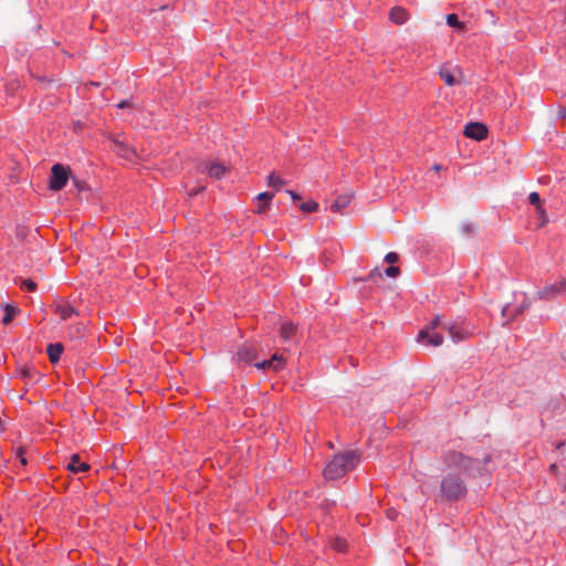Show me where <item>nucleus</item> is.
Instances as JSON below:
<instances>
[{"label":"nucleus","instance_id":"bb28decb","mask_svg":"<svg viewBox=\"0 0 566 566\" xmlns=\"http://www.w3.org/2000/svg\"><path fill=\"white\" fill-rule=\"evenodd\" d=\"M273 197H274V193L264 191V192L259 193L256 199L261 202L270 203L271 200L273 199Z\"/></svg>","mask_w":566,"mask_h":566},{"label":"nucleus","instance_id":"ea45409f","mask_svg":"<svg viewBox=\"0 0 566 566\" xmlns=\"http://www.w3.org/2000/svg\"><path fill=\"white\" fill-rule=\"evenodd\" d=\"M128 104H129V103H128V101H122V102L117 105V107H118V108H124V107L128 106Z\"/></svg>","mask_w":566,"mask_h":566},{"label":"nucleus","instance_id":"7ed1b4c3","mask_svg":"<svg viewBox=\"0 0 566 566\" xmlns=\"http://www.w3.org/2000/svg\"><path fill=\"white\" fill-rule=\"evenodd\" d=\"M353 469V462H327L323 469V475L326 480L333 481L343 478Z\"/></svg>","mask_w":566,"mask_h":566},{"label":"nucleus","instance_id":"9d476101","mask_svg":"<svg viewBox=\"0 0 566 566\" xmlns=\"http://www.w3.org/2000/svg\"><path fill=\"white\" fill-rule=\"evenodd\" d=\"M254 366L260 369L280 370L284 366V358L283 355L274 354L270 359L255 363Z\"/></svg>","mask_w":566,"mask_h":566},{"label":"nucleus","instance_id":"c85d7f7f","mask_svg":"<svg viewBox=\"0 0 566 566\" xmlns=\"http://www.w3.org/2000/svg\"><path fill=\"white\" fill-rule=\"evenodd\" d=\"M528 200L532 205H534L536 208L537 206H541V198H539V195L537 192H531L530 196H528Z\"/></svg>","mask_w":566,"mask_h":566},{"label":"nucleus","instance_id":"c9c22d12","mask_svg":"<svg viewBox=\"0 0 566 566\" xmlns=\"http://www.w3.org/2000/svg\"><path fill=\"white\" fill-rule=\"evenodd\" d=\"M293 201H298L301 197L293 190H286Z\"/></svg>","mask_w":566,"mask_h":566},{"label":"nucleus","instance_id":"9b49d317","mask_svg":"<svg viewBox=\"0 0 566 566\" xmlns=\"http://www.w3.org/2000/svg\"><path fill=\"white\" fill-rule=\"evenodd\" d=\"M352 199V193H344L338 196L331 206V210L336 213H343V210L350 203Z\"/></svg>","mask_w":566,"mask_h":566},{"label":"nucleus","instance_id":"ddd939ff","mask_svg":"<svg viewBox=\"0 0 566 566\" xmlns=\"http://www.w3.org/2000/svg\"><path fill=\"white\" fill-rule=\"evenodd\" d=\"M114 150L123 158L132 159L135 155V150L132 149L128 145L120 140H114Z\"/></svg>","mask_w":566,"mask_h":566},{"label":"nucleus","instance_id":"a878e982","mask_svg":"<svg viewBox=\"0 0 566 566\" xmlns=\"http://www.w3.org/2000/svg\"><path fill=\"white\" fill-rule=\"evenodd\" d=\"M20 286H21V289H25L31 292L36 290V283L30 279L22 280Z\"/></svg>","mask_w":566,"mask_h":566},{"label":"nucleus","instance_id":"f3484780","mask_svg":"<svg viewBox=\"0 0 566 566\" xmlns=\"http://www.w3.org/2000/svg\"><path fill=\"white\" fill-rule=\"evenodd\" d=\"M88 462H67L66 469L72 473L86 472L90 470Z\"/></svg>","mask_w":566,"mask_h":566},{"label":"nucleus","instance_id":"f8f14e48","mask_svg":"<svg viewBox=\"0 0 566 566\" xmlns=\"http://www.w3.org/2000/svg\"><path fill=\"white\" fill-rule=\"evenodd\" d=\"M389 19L396 24H403L409 19V13L401 7H395L390 10Z\"/></svg>","mask_w":566,"mask_h":566},{"label":"nucleus","instance_id":"2eb2a0df","mask_svg":"<svg viewBox=\"0 0 566 566\" xmlns=\"http://www.w3.org/2000/svg\"><path fill=\"white\" fill-rule=\"evenodd\" d=\"M296 327L292 322H284L281 325L280 335L283 340H290L295 334Z\"/></svg>","mask_w":566,"mask_h":566},{"label":"nucleus","instance_id":"a19ab883","mask_svg":"<svg viewBox=\"0 0 566 566\" xmlns=\"http://www.w3.org/2000/svg\"><path fill=\"white\" fill-rule=\"evenodd\" d=\"M74 182H75V186L78 188V190H82L84 188V186L78 180L74 179Z\"/></svg>","mask_w":566,"mask_h":566},{"label":"nucleus","instance_id":"37998d69","mask_svg":"<svg viewBox=\"0 0 566 566\" xmlns=\"http://www.w3.org/2000/svg\"><path fill=\"white\" fill-rule=\"evenodd\" d=\"M432 168H433V170H436V171H440V170H441V166H440V165H438V164L433 165V167H432Z\"/></svg>","mask_w":566,"mask_h":566},{"label":"nucleus","instance_id":"6ab92c4d","mask_svg":"<svg viewBox=\"0 0 566 566\" xmlns=\"http://www.w3.org/2000/svg\"><path fill=\"white\" fill-rule=\"evenodd\" d=\"M4 315L2 317V323L4 325H8L14 317V315L19 312V310L14 306H11V305H6L4 306Z\"/></svg>","mask_w":566,"mask_h":566},{"label":"nucleus","instance_id":"2f4dec72","mask_svg":"<svg viewBox=\"0 0 566 566\" xmlns=\"http://www.w3.org/2000/svg\"><path fill=\"white\" fill-rule=\"evenodd\" d=\"M345 546H346V543L345 541L343 539H336L335 543H334V548L337 549V551H343L345 549Z\"/></svg>","mask_w":566,"mask_h":566},{"label":"nucleus","instance_id":"39448f33","mask_svg":"<svg viewBox=\"0 0 566 566\" xmlns=\"http://www.w3.org/2000/svg\"><path fill=\"white\" fill-rule=\"evenodd\" d=\"M439 76L448 86L460 85L464 82L463 72L459 66H454L453 69L441 66L439 69Z\"/></svg>","mask_w":566,"mask_h":566},{"label":"nucleus","instance_id":"79ce46f5","mask_svg":"<svg viewBox=\"0 0 566 566\" xmlns=\"http://www.w3.org/2000/svg\"><path fill=\"white\" fill-rule=\"evenodd\" d=\"M556 470H557V464H556V463H553V464L549 467V471L554 473V472H556Z\"/></svg>","mask_w":566,"mask_h":566},{"label":"nucleus","instance_id":"0eeeda50","mask_svg":"<svg viewBox=\"0 0 566 566\" xmlns=\"http://www.w3.org/2000/svg\"><path fill=\"white\" fill-rule=\"evenodd\" d=\"M566 292V280H562L557 283H552L543 287L536 293L539 300H552Z\"/></svg>","mask_w":566,"mask_h":566},{"label":"nucleus","instance_id":"dca6fc26","mask_svg":"<svg viewBox=\"0 0 566 566\" xmlns=\"http://www.w3.org/2000/svg\"><path fill=\"white\" fill-rule=\"evenodd\" d=\"M46 352L51 363H56L63 352V345L60 343L50 344Z\"/></svg>","mask_w":566,"mask_h":566},{"label":"nucleus","instance_id":"e433bc0d","mask_svg":"<svg viewBox=\"0 0 566 566\" xmlns=\"http://www.w3.org/2000/svg\"><path fill=\"white\" fill-rule=\"evenodd\" d=\"M528 307H530V303H528V302H524V303H523V304L517 308V311H516V313H515V314H516V315H517V314H521V313H523V312H524L526 308H528Z\"/></svg>","mask_w":566,"mask_h":566},{"label":"nucleus","instance_id":"423d86ee","mask_svg":"<svg viewBox=\"0 0 566 566\" xmlns=\"http://www.w3.org/2000/svg\"><path fill=\"white\" fill-rule=\"evenodd\" d=\"M198 170L201 174H207L213 179H221L228 172L224 165L214 161H202L198 165Z\"/></svg>","mask_w":566,"mask_h":566},{"label":"nucleus","instance_id":"4468645a","mask_svg":"<svg viewBox=\"0 0 566 566\" xmlns=\"http://www.w3.org/2000/svg\"><path fill=\"white\" fill-rule=\"evenodd\" d=\"M237 355L240 360L248 363V364H251L256 356L255 350L252 347L247 346V345L240 347Z\"/></svg>","mask_w":566,"mask_h":566},{"label":"nucleus","instance_id":"a211bd4d","mask_svg":"<svg viewBox=\"0 0 566 566\" xmlns=\"http://www.w3.org/2000/svg\"><path fill=\"white\" fill-rule=\"evenodd\" d=\"M363 457L361 452L358 450H346L343 453L338 454L335 460H358Z\"/></svg>","mask_w":566,"mask_h":566},{"label":"nucleus","instance_id":"4c0bfd02","mask_svg":"<svg viewBox=\"0 0 566 566\" xmlns=\"http://www.w3.org/2000/svg\"><path fill=\"white\" fill-rule=\"evenodd\" d=\"M558 116H559L560 118H566V108H560V109L558 111Z\"/></svg>","mask_w":566,"mask_h":566},{"label":"nucleus","instance_id":"6e6552de","mask_svg":"<svg viewBox=\"0 0 566 566\" xmlns=\"http://www.w3.org/2000/svg\"><path fill=\"white\" fill-rule=\"evenodd\" d=\"M463 134L474 140H483L488 137V127L479 122L470 123L465 126Z\"/></svg>","mask_w":566,"mask_h":566},{"label":"nucleus","instance_id":"f704fd0d","mask_svg":"<svg viewBox=\"0 0 566 566\" xmlns=\"http://www.w3.org/2000/svg\"><path fill=\"white\" fill-rule=\"evenodd\" d=\"M17 454L20 458V460H25L24 455L27 454V450L24 448H22V447H19L17 449Z\"/></svg>","mask_w":566,"mask_h":566},{"label":"nucleus","instance_id":"c756f323","mask_svg":"<svg viewBox=\"0 0 566 566\" xmlns=\"http://www.w3.org/2000/svg\"><path fill=\"white\" fill-rule=\"evenodd\" d=\"M385 273L387 276L396 277L397 275H399L400 270L397 266H389L386 269Z\"/></svg>","mask_w":566,"mask_h":566},{"label":"nucleus","instance_id":"f03ea898","mask_svg":"<svg viewBox=\"0 0 566 566\" xmlns=\"http://www.w3.org/2000/svg\"><path fill=\"white\" fill-rule=\"evenodd\" d=\"M442 494L450 501H457L464 496L467 489L458 476H446L441 484Z\"/></svg>","mask_w":566,"mask_h":566},{"label":"nucleus","instance_id":"393cba45","mask_svg":"<svg viewBox=\"0 0 566 566\" xmlns=\"http://www.w3.org/2000/svg\"><path fill=\"white\" fill-rule=\"evenodd\" d=\"M515 315H516L515 313H512L510 311V306L509 305L503 306V308H502V317L505 318V322L503 324L510 323L514 318Z\"/></svg>","mask_w":566,"mask_h":566},{"label":"nucleus","instance_id":"f257e3e1","mask_svg":"<svg viewBox=\"0 0 566 566\" xmlns=\"http://www.w3.org/2000/svg\"><path fill=\"white\" fill-rule=\"evenodd\" d=\"M441 327L447 331L454 343L462 342L470 337L471 333L468 332L458 321H444L441 315H437L424 328H422L418 336V343H427L430 346L439 347L443 344V336L436 332V328Z\"/></svg>","mask_w":566,"mask_h":566},{"label":"nucleus","instance_id":"5701e85b","mask_svg":"<svg viewBox=\"0 0 566 566\" xmlns=\"http://www.w3.org/2000/svg\"><path fill=\"white\" fill-rule=\"evenodd\" d=\"M318 208V203L316 201L310 200L300 205V209L304 212H313Z\"/></svg>","mask_w":566,"mask_h":566},{"label":"nucleus","instance_id":"aec40b11","mask_svg":"<svg viewBox=\"0 0 566 566\" xmlns=\"http://www.w3.org/2000/svg\"><path fill=\"white\" fill-rule=\"evenodd\" d=\"M284 184L285 181L280 176L275 175V172H271L268 177V186L273 187L276 190H279Z\"/></svg>","mask_w":566,"mask_h":566},{"label":"nucleus","instance_id":"7c9ffc66","mask_svg":"<svg viewBox=\"0 0 566 566\" xmlns=\"http://www.w3.org/2000/svg\"><path fill=\"white\" fill-rule=\"evenodd\" d=\"M398 259H399V256L396 252H389L385 256V261L390 264L396 263L398 261Z\"/></svg>","mask_w":566,"mask_h":566},{"label":"nucleus","instance_id":"58836bf2","mask_svg":"<svg viewBox=\"0 0 566 566\" xmlns=\"http://www.w3.org/2000/svg\"><path fill=\"white\" fill-rule=\"evenodd\" d=\"M69 460H72V461L80 460V454H78V453H72V454L69 457Z\"/></svg>","mask_w":566,"mask_h":566},{"label":"nucleus","instance_id":"1a4fd4ad","mask_svg":"<svg viewBox=\"0 0 566 566\" xmlns=\"http://www.w3.org/2000/svg\"><path fill=\"white\" fill-rule=\"evenodd\" d=\"M51 307L62 319H67V318L72 317L73 315L78 314L76 308L72 304H70L65 301L56 302V303L52 304Z\"/></svg>","mask_w":566,"mask_h":566},{"label":"nucleus","instance_id":"4be33fe9","mask_svg":"<svg viewBox=\"0 0 566 566\" xmlns=\"http://www.w3.org/2000/svg\"><path fill=\"white\" fill-rule=\"evenodd\" d=\"M447 23H448V25H450L452 28H457V29H463L464 28L463 22L459 21L458 15L454 14V13H451V14L447 15Z\"/></svg>","mask_w":566,"mask_h":566},{"label":"nucleus","instance_id":"473e14b6","mask_svg":"<svg viewBox=\"0 0 566 566\" xmlns=\"http://www.w3.org/2000/svg\"><path fill=\"white\" fill-rule=\"evenodd\" d=\"M269 206H270V203L261 202V203L258 206V208H256L255 212H256V213H263V212L268 209V207H269Z\"/></svg>","mask_w":566,"mask_h":566},{"label":"nucleus","instance_id":"cd10ccee","mask_svg":"<svg viewBox=\"0 0 566 566\" xmlns=\"http://www.w3.org/2000/svg\"><path fill=\"white\" fill-rule=\"evenodd\" d=\"M376 276H381V272L377 268L374 269L373 271H370V273L368 274V276L366 279H355V282H357V281H369V280L375 279Z\"/></svg>","mask_w":566,"mask_h":566},{"label":"nucleus","instance_id":"b1692460","mask_svg":"<svg viewBox=\"0 0 566 566\" xmlns=\"http://www.w3.org/2000/svg\"><path fill=\"white\" fill-rule=\"evenodd\" d=\"M536 213H537V217H538V220H539L538 227L542 228V227H544L548 222L547 214H546V212H545V210L543 209L542 206H537Z\"/></svg>","mask_w":566,"mask_h":566},{"label":"nucleus","instance_id":"20e7f679","mask_svg":"<svg viewBox=\"0 0 566 566\" xmlns=\"http://www.w3.org/2000/svg\"><path fill=\"white\" fill-rule=\"evenodd\" d=\"M50 189L59 191L65 187L69 179V170L61 164L53 165L51 169Z\"/></svg>","mask_w":566,"mask_h":566},{"label":"nucleus","instance_id":"72a5a7b5","mask_svg":"<svg viewBox=\"0 0 566 566\" xmlns=\"http://www.w3.org/2000/svg\"><path fill=\"white\" fill-rule=\"evenodd\" d=\"M123 455H124V454H123V450H122V448H115V449L113 450V454H112V457H113L114 459L122 458Z\"/></svg>","mask_w":566,"mask_h":566},{"label":"nucleus","instance_id":"412c9836","mask_svg":"<svg viewBox=\"0 0 566 566\" xmlns=\"http://www.w3.org/2000/svg\"><path fill=\"white\" fill-rule=\"evenodd\" d=\"M19 376L24 380H31L33 379L34 375L36 374L35 370L30 366H22L19 368Z\"/></svg>","mask_w":566,"mask_h":566}]
</instances>
